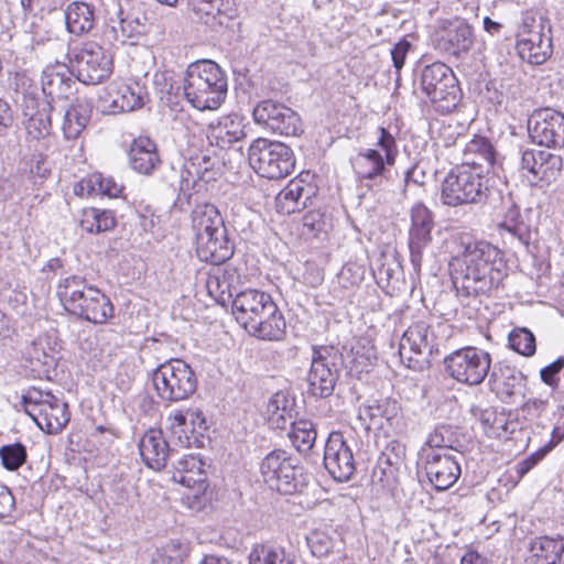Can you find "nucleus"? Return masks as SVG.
Segmentation results:
<instances>
[{"mask_svg": "<svg viewBox=\"0 0 564 564\" xmlns=\"http://www.w3.org/2000/svg\"><path fill=\"white\" fill-rule=\"evenodd\" d=\"M449 265L457 293L466 297L490 294L507 275L502 252L468 235L458 238Z\"/></svg>", "mask_w": 564, "mask_h": 564, "instance_id": "obj_1", "label": "nucleus"}, {"mask_svg": "<svg viewBox=\"0 0 564 564\" xmlns=\"http://www.w3.org/2000/svg\"><path fill=\"white\" fill-rule=\"evenodd\" d=\"M56 295L63 308L70 315L94 324H105L113 317L111 300L84 276L72 274L59 279Z\"/></svg>", "mask_w": 564, "mask_h": 564, "instance_id": "obj_2", "label": "nucleus"}, {"mask_svg": "<svg viewBox=\"0 0 564 564\" xmlns=\"http://www.w3.org/2000/svg\"><path fill=\"white\" fill-rule=\"evenodd\" d=\"M226 73L212 59L189 64L184 73L182 93L186 101L200 111L217 110L227 97Z\"/></svg>", "mask_w": 564, "mask_h": 564, "instance_id": "obj_3", "label": "nucleus"}, {"mask_svg": "<svg viewBox=\"0 0 564 564\" xmlns=\"http://www.w3.org/2000/svg\"><path fill=\"white\" fill-rule=\"evenodd\" d=\"M495 193L489 176L469 163L455 164L440 184V202L447 207L485 205Z\"/></svg>", "mask_w": 564, "mask_h": 564, "instance_id": "obj_4", "label": "nucleus"}, {"mask_svg": "<svg viewBox=\"0 0 564 564\" xmlns=\"http://www.w3.org/2000/svg\"><path fill=\"white\" fill-rule=\"evenodd\" d=\"M399 149L395 137L386 128H378L375 148L360 149L350 158L356 178L365 186L380 185L389 169L395 164Z\"/></svg>", "mask_w": 564, "mask_h": 564, "instance_id": "obj_5", "label": "nucleus"}, {"mask_svg": "<svg viewBox=\"0 0 564 564\" xmlns=\"http://www.w3.org/2000/svg\"><path fill=\"white\" fill-rule=\"evenodd\" d=\"M151 381L161 402L175 403L187 400L197 389V377L182 359H171L158 366Z\"/></svg>", "mask_w": 564, "mask_h": 564, "instance_id": "obj_6", "label": "nucleus"}, {"mask_svg": "<svg viewBox=\"0 0 564 564\" xmlns=\"http://www.w3.org/2000/svg\"><path fill=\"white\" fill-rule=\"evenodd\" d=\"M417 82L422 93L443 113L453 111L460 100V88L453 69L442 62L424 65Z\"/></svg>", "mask_w": 564, "mask_h": 564, "instance_id": "obj_7", "label": "nucleus"}, {"mask_svg": "<svg viewBox=\"0 0 564 564\" xmlns=\"http://www.w3.org/2000/svg\"><path fill=\"white\" fill-rule=\"evenodd\" d=\"M250 166L261 177L280 180L292 173L295 156L292 149L280 142L258 138L248 147Z\"/></svg>", "mask_w": 564, "mask_h": 564, "instance_id": "obj_8", "label": "nucleus"}, {"mask_svg": "<svg viewBox=\"0 0 564 564\" xmlns=\"http://www.w3.org/2000/svg\"><path fill=\"white\" fill-rule=\"evenodd\" d=\"M263 481L282 495H293L306 485L299 459L283 449H273L260 463Z\"/></svg>", "mask_w": 564, "mask_h": 564, "instance_id": "obj_9", "label": "nucleus"}, {"mask_svg": "<svg viewBox=\"0 0 564 564\" xmlns=\"http://www.w3.org/2000/svg\"><path fill=\"white\" fill-rule=\"evenodd\" d=\"M25 413L47 434L59 433L69 422L68 405L51 391L32 387L22 395Z\"/></svg>", "mask_w": 564, "mask_h": 564, "instance_id": "obj_10", "label": "nucleus"}, {"mask_svg": "<svg viewBox=\"0 0 564 564\" xmlns=\"http://www.w3.org/2000/svg\"><path fill=\"white\" fill-rule=\"evenodd\" d=\"M449 326L445 323L430 325L425 321L414 322L403 333L399 354L401 358L413 360L411 354L420 356L429 362L431 358L440 356L445 348Z\"/></svg>", "mask_w": 564, "mask_h": 564, "instance_id": "obj_11", "label": "nucleus"}, {"mask_svg": "<svg viewBox=\"0 0 564 564\" xmlns=\"http://www.w3.org/2000/svg\"><path fill=\"white\" fill-rule=\"evenodd\" d=\"M343 366L344 357L337 347L312 346L311 368L307 375L308 393L321 399L332 395Z\"/></svg>", "mask_w": 564, "mask_h": 564, "instance_id": "obj_12", "label": "nucleus"}, {"mask_svg": "<svg viewBox=\"0 0 564 564\" xmlns=\"http://www.w3.org/2000/svg\"><path fill=\"white\" fill-rule=\"evenodd\" d=\"M446 373L459 383L478 386L488 376L491 356L488 351L474 346H466L444 357Z\"/></svg>", "mask_w": 564, "mask_h": 564, "instance_id": "obj_13", "label": "nucleus"}, {"mask_svg": "<svg viewBox=\"0 0 564 564\" xmlns=\"http://www.w3.org/2000/svg\"><path fill=\"white\" fill-rule=\"evenodd\" d=\"M69 61L76 78L86 85H97L112 73L111 56L95 42L74 48Z\"/></svg>", "mask_w": 564, "mask_h": 564, "instance_id": "obj_14", "label": "nucleus"}, {"mask_svg": "<svg viewBox=\"0 0 564 564\" xmlns=\"http://www.w3.org/2000/svg\"><path fill=\"white\" fill-rule=\"evenodd\" d=\"M212 159L207 155L196 156L186 162L181 170L178 194L174 208L183 212L192 204L193 195L206 189L205 185L215 180Z\"/></svg>", "mask_w": 564, "mask_h": 564, "instance_id": "obj_15", "label": "nucleus"}, {"mask_svg": "<svg viewBox=\"0 0 564 564\" xmlns=\"http://www.w3.org/2000/svg\"><path fill=\"white\" fill-rule=\"evenodd\" d=\"M253 119L257 124L286 137L300 135L303 123L292 108L271 99L260 101L253 109Z\"/></svg>", "mask_w": 564, "mask_h": 564, "instance_id": "obj_16", "label": "nucleus"}, {"mask_svg": "<svg viewBox=\"0 0 564 564\" xmlns=\"http://www.w3.org/2000/svg\"><path fill=\"white\" fill-rule=\"evenodd\" d=\"M409 228L410 262L416 274L421 272L424 250L432 242L435 226L433 213L422 203H416L410 210Z\"/></svg>", "mask_w": 564, "mask_h": 564, "instance_id": "obj_17", "label": "nucleus"}, {"mask_svg": "<svg viewBox=\"0 0 564 564\" xmlns=\"http://www.w3.org/2000/svg\"><path fill=\"white\" fill-rule=\"evenodd\" d=\"M358 417L366 430L389 436L401 431V405L397 400L386 398L375 400L359 408Z\"/></svg>", "mask_w": 564, "mask_h": 564, "instance_id": "obj_18", "label": "nucleus"}, {"mask_svg": "<svg viewBox=\"0 0 564 564\" xmlns=\"http://www.w3.org/2000/svg\"><path fill=\"white\" fill-rule=\"evenodd\" d=\"M532 141L546 148H564V113L542 108L534 110L528 120Z\"/></svg>", "mask_w": 564, "mask_h": 564, "instance_id": "obj_19", "label": "nucleus"}, {"mask_svg": "<svg viewBox=\"0 0 564 564\" xmlns=\"http://www.w3.org/2000/svg\"><path fill=\"white\" fill-rule=\"evenodd\" d=\"M460 454H443L440 449L424 451L421 459L430 484L437 491L451 488L459 478Z\"/></svg>", "mask_w": 564, "mask_h": 564, "instance_id": "obj_20", "label": "nucleus"}, {"mask_svg": "<svg viewBox=\"0 0 564 564\" xmlns=\"http://www.w3.org/2000/svg\"><path fill=\"white\" fill-rule=\"evenodd\" d=\"M324 466L336 481H348L354 476L356 465L352 448L343 433H329L324 447Z\"/></svg>", "mask_w": 564, "mask_h": 564, "instance_id": "obj_21", "label": "nucleus"}, {"mask_svg": "<svg viewBox=\"0 0 564 564\" xmlns=\"http://www.w3.org/2000/svg\"><path fill=\"white\" fill-rule=\"evenodd\" d=\"M210 145L221 150H232L243 156V141L246 139L245 124L237 115L220 117L212 121L206 131Z\"/></svg>", "mask_w": 564, "mask_h": 564, "instance_id": "obj_22", "label": "nucleus"}, {"mask_svg": "<svg viewBox=\"0 0 564 564\" xmlns=\"http://www.w3.org/2000/svg\"><path fill=\"white\" fill-rule=\"evenodd\" d=\"M474 43L473 30L470 25L456 19L448 22L434 36V46L446 54L459 57L468 53Z\"/></svg>", "mask_w": 564, "mask_h": 564, "instance_id": "obj_23", "label": "nucleus"}, {"mask_svg": "<svg viewBox=\"0 0 564 564\" xmlns=\"http://www.w3.org/2000/svg\"><path fill=\"white\" fill-rule=\"evenodd\" d=\"M145 33V23L138 15L119 9L116 18H110L104 30V37L110 44H138Z\"/></svg>", "mask_w": 564, "mask_h": 564, "instance_id": "obj_24", "label": "nucleus"}, {"mask_svg": "<svg viewBox=\"0 0 564 564\" xmlns=\"http://www.w3.org/2000/svg\"><path fill=\"white\" fill-rule=\"evenodd\" d=\"M193 9L203 23L215 32L232 28L237 18L234 0H196Z\"/></svg>", "mask_w": 564, "mask_h": 564, "instance_id": "obj_25", "label": "nucleus"}, {"mask_svg": "<svg viewBox=\"0 0 564 564\" xmlns=\"http://www.w3.org/2000/svg\"><path fill=\"white\" fill-rule=\"evenodd\" d=\"M245 329L262 340H282L286 334V322L276 303L272 301Z\"/></svg>", "mask_w": 564, "mask_h": 564, "instance_id": "obj_26", "label": "nucleus"}, {"mask_svg": "<svg viewBox=\"0 0 564 564\" xmlns=\"http://www.w3.org/2000/svg\"><path fill=\"white\" fill-rule=\"evenodd\" d=\"M139 452L143 463L153 470L166 467L167 460L175 455L163 432L156 429H150L143 434L139 442Z\"/></svg>", "mask_w": 564, "mask_h": 564, "instance_id": "obj_27", "label": "nucleus"}, {"mask_svg": "<svg viewBox=\"0 0 564 564\" xmlns=\"http://www.w3.org/2000/svg\"><path fill=\"white\" fill-rule=\"evenodd\" d=\"M172 479L184 487L195 489L197 494L207 488L205 463L198 455L184 454L172 462Z\"/></svg>", "mask_w": 564, "mask_h": 564, "instance_id": "obj_28", "label": "nucleus"}, {"mask_svg": "<svg viewBox=\"0 0 564 564\" xmlns=\"http://www.w3.org/2000/svg\"><path fill=\"white\" fill-rule=\"evenodd\" d=\"M272 301V296L264 291L247 289L235 295L231 302V312L237 323L246 328Z\"/></svg>", "mask_w": 564, "mask_h": 564, "instance_id": "obj_29", "label": "nucleus"}, {"mask_svg": "<svg viewBox=\"0 0 564 564\" xmlns=\"http://www.w3.org/2000/svg\"><path fill=\"white\" fill-rule=\"evenodd\" d=\"M75 84L73 70L65 63L50 64L42 72V90L52 100L68 98L74 91Z\"/></svg>", "mask_w": 564, "mask_h": 564, "instance_id": "obj_30", "label": "nucleus"}, {"mask_svg": "<svg viewBox=\"0 0 564 564\" xmlns=\"http://www.w3.org/2000/svg\"><path fill=\"white\" fill-rule=\"evenodd\" d=\"M195 245L197 257L215 265L225 263L234 254V245L228 238L226 227L196 239Z\"/></svg>", "mask_w": 564, "mask_h": 564, "instance_id": "obj_31", "label": "nucleus"}, {"mask_svg": "<svg viewBox=\"0 0 564 564\" xmlns=\"http://www.w3.org/2000/svg\"><path fill=\"white\" fill-rule=\"evenodd\" d=\"M313 195L312 185L300 177H295L276 195V212L283 215L301 212L306 207Z\"/></svg>", "mask_w": 564, "mask_h": 564, "instance_id": "obj_32", "label": "nucleus"}, {"mask_svg": "<svg viewBox=\"0 0 564 564\" xmlns=\"http://www.w3.org/2000/svg\"><path fill=\"white\" fill-rule=\"evenodd\" d=\"M462 163L474 164L473 166L479 167L486 175L497 163L495 147L489 139L481 135H474L471 140L466 142L462 148Z\"/></svg>", "mask_w": 564, "mask_h": 564, "instance_id": "obj_33", "label": "nucleus"}, {"mask_svg": "<svg viewBox=\"0 0 564 564\" xmlns=\"http://www.w3.org/2000/svg\"><path fill=\"white\" fill-rule=\"evenodd\" d=\"M129 163L140 174H152L161 163L156 144L148 137L135 139L129 151Z\"/></svg>", "mask_w": 564, "mask_h": 564, "instance_id": "obj_34", "label": "nucleus"}, {"mask_svg": "<svg viewBox=\"0 0 564 564\" xmlns=\"http://www.w3.org/2000/svg\"><path fill=\"white\" fill-rule=\"evenodd\" d=\"M108 95L107 112L116 115L141 108L144 104L145 91L138 83H133L120 85Z\"/></svg>", "mask_w": 564, "mask_h": 564, "instance_id": "obj_35", "label": "nucleus"}, {"mask_svg": "<svg viewBox=\"0 0 564 564\" xmlns=\"http://www.w3.org/2000/svg\"><path fill=\"white\" fill-rule=\"evenodd\" d=\"M523 380L522 372L509 365L496 366L490 373L491 390L506 403L520 390Z\"/></svg>", "mask_w": 564, "mask_h": 564, "instance_id": "obj_36", "label": "nucleus"}, {"mask_svg": "<svg viewBox=\"0 0 564 564\" xmlns=\"http://www.w3.org/2000/svg\"><path fill=\"white\" fill-rule=\"evenodd\" d=\"M93 104L86 98H77L65 110L62 131L67 140L77 139L90 120Z\"/></svg>", "mask_w": 564, "mask_h": 564, "instance_id": "obj_37", "label": "nucleus"}, {"mask_svg": "<svg viewBox=\"0 0 564 564\" xmlns=\"http://www.w3.org/2000/svg\"><path fill=\"white\" fill-rule=\"evenodd\" d=\"M268 422L274 430H285L296 419L295 399L283 391L274 393L267 405Z\"/></svg>", "mask_w": 564, "mask_h": 564, "instance_id": "obj_38", "label": "nucleus"}, {"mask_svg": "<svg viewBox=\"0 0 564 564\" xmlns=\"http://www.w3.org/2000/svg\"><path fill=\"white\" fill-rule=\"evenodd\" d=\"M500 228L506 231L505 238L509 239L510 243L529 248L533 232L530 225L522 219L519 207L512 202L503 215Z\"/></svg>", "mask_w": 564, "mask_h": 564, "instance_id": "obj_39", "label": "nucleus"}, {"mask_svg": "<svg viewBox=\"0 0 564 564\" xmlns=\"http://www.w3.org/2000/svg\"><path fill=\"white\" fill-rule=\"evenodd\" d=\"M191 218L195 240L226 227L219 210L213 204L197 203Z\"/></svg>", "mask_w": 564, "mask_h": 564, "instance_id": "obj_40", "label": "nucleus"}, {"mask_svg": "<svg viewBox=\"0 0 564 564\" xmlns=\"http://www.w3.org/2000/svg\"><path fill=\"white\" fill-rule=\"evenodd\" d=\"M64 15L67 31L76 36L89 33L95 26V8L86 2H70Z\"/></svg>", "mask_w": 564, "mask_h": 564, "instance_id": "obj_41", "label": "nucleus"}, {"mask_svg": "<svg viewBox=\"0 0 564 564\" xmlns=\"http://www.w3.org/2000/svg\"><path fill=\"white\" fill-rule=\"evenodd\" d=\"M293 551L274 542L256 543L248 555L249 564H295Z\"/></svg>", "mask_w": 564, "mask_h": 564, "instance_id": "obj_42", "label": "nucleus"}, {"mask_svg": "<svg viewBox=\"0 0 564 564\" xmlns=\"http://www.w3.org/2000/svg\"><path fill=\"white\" fill-rule=\"evenodd\" d=\"M530 553L534 564H564V538H535Z\"/></svg>", "mask_w": 564, "mask_h": 564, "instance_id": "obj_43", "label": "nucleus"}, {"mask_svg": "<svg viewBox=\"0 0 564 564\" xmlns=\"http://www.w3.org/2000/svg\"><path fill=\"white\" fill-rule=\"evenodd\" d=\"M52 105L50 102L36 104L35 107L26 105L23 115L26 118L25 129L30 137L40 140L51 134Z\"/></svg>", "mask_w": 564, "mask_h": 564, "instance_id": "obj_44", "label": "nucleus"}, {"mask_svg": "<svg viewBox=\"0 0 564 564\" xmlns=\"http://www.w3.org/2000/svg\"><path fill=\"white\" fill-rule=\"evenodd\" d=\"M516 36L532 41L552 40L549 20L533 10L522 12Z\"/></svg>", "mask_w": 564, "mask_h": 564, "instance_id": "obj_45", "label": "nucleus"}, {"mask_svg": "<svg viewBox=\"0 0 564 564\" xmlns=\"http://www.w3.org/2000/svg\"><path fill=\"white\" fill-rule=\"evenodd\" d=\"M100 194L109 197H117L121 192V186L111 176H105L101 173H94L87 178L82 180L74 187L76 195Z\"/></svg>", "mask_w": 564, "mask_h": 564, "instance_id": "obj_46", "label": "nucleus"}, {"mask_svg": "<svg viewBox=\"0 0 564 564\" xmlns=\"http://www.w3.org/2000/svg\"><path fill=\"white\" fill-rule=\"evenodd\" d=\"M79 225L89 234H100L111 230L116 226V218L112 210L89 207L83 210Z\"/></svg>", "mask_w": 564, "mask_h": 564, "instance_id": "obj_47", "label": "nucleus"}, {"mask_svg": "<svg viewBox=\"0 0 564 564\" xmlns=\"http://www.w3.org/2000/svg\"><path fill=\"white\" fill-rule=\"evenodd\" d=\"M519 56L533 65L544 63L552 54V40L532 41L529 37L517 36Z\"/></svg>", "mask_w": 564, "mask_h": 564, "instance_id": "obj_48", "label": "nucleus"}, {"mask_svg": "<svg viewBox=\"0 0 564 564\" xmlns=\"http://www.w3.org/2000/svg\"><path fill=\"white\" fill-rule=\"evenodd\" d=\"M290 426L289 437L295 448L301 453L312 449L317 437L315 424L308 419H295Z\"/></svg>", "mask_w": 564, "mask_h": 564, "instance_id": "obj_49", "label": "nucleus"}, {"mask_svg": "<svg viewBox=\"0 0 564 564\" xmlns=\"http://www.w3.org/2000/svg\"><path fill=\"white\" fill-rule=\"evenodd\" d=\"M508 344L512 350L524 357H532L536 351L535 336L525 327L511 330L508 336Z\"/></svg>", "mask_w": 564, "mask_h": 564, "instance_id": "obj_50", "label": "nucleus"}, {"mask_svg": "<svg viewBox=\"0 0 564 564\" xmlns=\"http://www.w3.org/2000/svg\"><path fill=\"white\" fill-rule=\"evenodd\" d=\"M56 360L53 350L46 351L40 344H34L29 351L30 366L40 376L48 375L50 370L55 368Z\"/></svg>", "mask_w": 564, "mask_h": 564, "instance_id": "obj_51", "label": "nucleus"}, {"mask_svg": "<svg viewBox=\"0 0 564 564\" xmlns=\"http://www.w3.org/2000/svg\"><path fill=\"white\" fill-rule=\"evenodd\" d=\"M0 458L7 470H18L26 462V447L20 442L3 445L0 447Z\"/></svg>", "mask_w": 564, "mask_h": 564, "instance_id": "obj_52", "label": "nucleus"}, {"mask_svg": "<svg viewBox=\"0 0 564 564\" xmlns=\"http://www.w3.org/2000/svg\"><path fill=\"white\" fill-rule=\"evenodd\" d=\"M455 440L452 436L451 429L445 425L437 426L433 433L430 434L426 441V447L422 448V453L424 451H435L440 449L443 454H453Z\"/></svg>", "mask_w": 564, "mask_h": 564, "instance_id": "obj_53", "label": "nucleus"}, {"mask_svg": "<svg viewBox=\"0 0 564 564\" xmlns=\"http://www.w3.org/2000/svg\"><path fill=\"white\" fill-rule=\"evenodd\" d=\"M463 127L456 122L442 121L437 129L436 145L444 148L456 147L464 138Z\"/></svg>", "mask_w": 564, "mask_h": 564, "instance_id": "obj_54", "label": "nucleus"}, {"mask_svg": "<svg viewBox=\"0 0 564 564\" xmlns=\"http://www.w3.org/2000/svg\"><path fill=\"white\" fill-rule=\"evenodd\" d=\"M307 546L316 557H324L333 549V539L324 531L314 530L306 536Z\"/></svg>", "mask_w": 564, "mask_h": 564, "instance_id": "obj_55", "label": "nucleus"}, {"mask_svg": "<svg viewBox=\"0 0 564 564\" xmlns=\"http://www.w3.org/2000/svg\"><path fill=\"white\" fill-rule=\"evenodd\" d=\"M544 159L545 160H543V165L541 167L538 181H541L545 184H551L560 175L563 167V160L561 155L552 153L547 150H545Z\"/></svg>", "mask_w": 564, "mask_h": 564, "instance_id": "obj_56", "label": "nucleus"}, {"mask_svg": "<svg viewBox=\"0 0 564 564\" xmlns=\"http://www.w3.org/2000/svg\"><path fill=\"white\" fill-rule=\"evenodd\" d=\"M545 158V150L525 149L521 152V170L533 175L534 180H539L540 171Z\"/></svg>", "mask_w": 564, "mask_h": 564, "instance_id": "obj_57", "label": "nucleus"}, {"mask_svg": "<svg viewBox=\"0 0 564 564\" xmlns=\"http://www.w3.org/2000/svg\"><path fill=\"white\" fill-rule=\"evenodd\" d=\"M326 230L325 215L319 210H310L303 216V234L317 237Z\"/></svg>", "mask_w": 564, "mask_h": 564, "instance_id": "obj_58", "label": "nucleus"}, {"mask_svg": "<svg viewBox=\"0 0 564 564\" xmlns=\"http://www.w3.org/2000/svg\"><path fill=\"white\" fill-rule=\"evenodd\" d=\"M563 369L564 357L561 356L540 370V379L547 387L556 389L560 386V373Z\"/></svg>", "mask_w": 564, "mask_h": 564, "instance_id": "obj_59", "label": "nucleus"}, {"mask_svg": "<svg viewBox=\"0 0 564 564\" xmlns=\"http://www.w3.org/2000/svg\"><path fill=\"white\" fill-rule=\"evenodd\" d=\"M411 48V43L402 39L398 43H395L391 50V58L393 63V67L395 68L397 75H399L400 70L404 66L406 55Z\"/></svg>", "mask_w": 564, "mask_h": 564, "instance_id": "obj_60", "label": "nucleus"}, {"mask_svg": "<svg viewBox=\"0 0 564 564\" xmlns=\"http://www.w3.org/2000/svg\"><path fill=\"white\" fill-rule=\"evenodd\" d=\"M188 410H174L167 416V422L174 434L185 433L189 425Z\"/></svg>", "mask_w": 564, "mask_h": 564, "instance_id": "obj_61", "label": "nucleus"}, {"mask_svg": "<svg viewBox=\"0 0 564 564\" xmlns=\"http://www.w3.org/2000/svg\"><path fill=\"white\" fill-rule=\"evenodd\" d=\"M189 425L192 426V433L194 438L197 440V436H203L207 431V422L199 409H188Z\"/></svg>", "mask_w": 564, "mask_h": 564, "instance_id": "obj_62", "label": "nucleus"}, {"mask_svg": "<svg viewBox=\"0 0 564 564\" xmlns=\"http://www.w3.org/2000/svg\"><path fill=\"white\" fill-rule=\"evenodd\" d=\"M541 455L535 453L517 463L513 467L517 480H520L523 476H525L539 463Z\"/></svg>", "mask_w": 564, "mask_h": 564, "instance_id": "obj_63", "label": "nucleus"}, {"mask_svg": "<svg viewBox=\"0 0 564 564\" xmlns=\"http://www.w3.org/2000/svg\"><path fill=\"white\" fill-rule=\"evenodd\" d=\"M15 508V500L12 492L3 487L0 489V518H6Z\"/></svg>", "mask_w": 564, "mask_h": 564, "instance_id": "obj_64", "label": "nucleus"}]
</instances>
